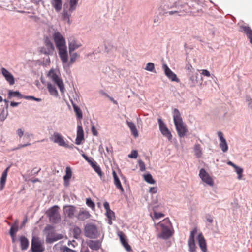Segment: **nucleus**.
<instances>
[{
    "instance_id": "obj_1",
    "label": "nucleus",
    "mask_w": 252,
    "mask_h": 252,
    "mask_svg": "<svg viewBox=\"0 0 252 252\" xmlns=\"http://www.w3.org/2000/svg\"><path fill=\"white\" fill-rule=\"evenodd\" d=\"M52 38L62 62L66 63L68 60V53L65 37L59 31H56L52 34Z\"/></svg>"
},
{
    "instance_id": "obj_2",
    "label": "nucleus",
    "mask_w": 252,
    "mask_h": 252,
    "mask_svg": "<svg viewBox=\"0 0 252 252\" xmlns=\"http://www.w3.org/2000/svg\"><path fill=\"white\" fill-rule=\"evenodd\" d=\"M174 123L178 136L184 137L188 132L186 125L183 123L181 114L178 109L175 108L173 112Z\"/></svg>"
},
{
    "instance_id": "obj_3",
    "label": "nucleus",
    "mask_w": 252,
    "mask_h": 252,
    "mask_svg": "<svg viewBox=\"0 0 252 252\" xmlns=\"http://www.w3.org/2000/svg\"><path fill=\"white\" fill-rule=\"evenodd\" d=\"M157 228L160 233L158 236L160 238L166 239L172 235L171 223L168 218H166L157 224Z\"/></svg>"
},
{
    "instance_id": "obj_4",
    "label": "nucleus",
    "mask_w": 252,
    "mask_h": 252,
    "mask_svg": "<svg viewBox=\"0 0 252 252\" xmlns=\"http://www.w3.org/2000/svg\"><path fill=\"white\" fill-rule=\"evenodd\" d=\"M47 76L58 86L61 93L63 94L65 89L59 70L57 69L52 68L49 71Z\"/></svg>"
},
{
    "instance_id": "obj_5",
    "label": "nucleus",
    "mask_w": 252,
    "mask_h": 252,
    "mask_svg": "<svg viewBox=\"0 0 252 252\" xmlns=\"http://www.w3.org/2000/svg\"><path fill=\"white\" fill-rule=\"evenodd\" d=\"M59 207L54 206L49 208L46 212V214L49 218L51 222L53 223H58L60 220V215L59 212Z\"/></svg>"
},
{
    "instance_id": "obj_6",
    "label": "nucleus",
    "mask_w": 252,
    "mask_h": 252,
    "mask_svg": "<svg viewBox=\"0 0 252 252\" xmlns=\"http://www.w3.org/2000/svg\"><path fill=\"white\" fill-rule=\"evenodd\" d=\"M40 53L47 55H53L55 51V47L50 39L46 37L44 39V45L40 48Z\"/></svg>"
},
{
    "instance_id": "obj_7",
    "label": "nucleus",
    "mask_w": 252,
    "mask_h": 252,
    "mask_svg": "<svg viewBox=\"0 0 252 252\" xmlns=\"http://www.w3.org/2000/svg\"><path fill=\"white\" fill-rule=\"evenodd\" d=\"M51 140L58 145L67 148H72L73 145L70 146L65 140L63 136L59 132H55L51 137Z\"/></svg>"
},
{
    "instance_id": "obj_8",
    "label": "nucleus",
    "mask_w": 252,
    "mask_h": 252,
    "mask_svg": "<svg viewBox=\"0 0 252 252\" xmlns=\"http://www.w3.org/2000/svg\"><path fill=\"white\" fill-rule=\"evenodd\" d=\"M199 176L202 182L206 185L210 187H213L214 185V180L213 178L204 169L202 168L200 170Z\"/></svg>"
},
{
    "instance_id": "obj_9",
    "label": "nucleus",
    "mask_w": 252,
    "mask_h": 252,
    "mask_svg": "<svg viewBox=\"0 0 252 252\" xmlns=\"http://www.w3.org/2000/svg\"><path fill=\"white\" fill-rule=\"evenodd\" d=\"M69 52H74L82 46L81 42L73 36L68 38Z\"/></svg>"
},
{
    "instance_id": "obj_10",
    "label": "nucleus",
    "mask_w": 252,
    "mask_h": 252,
    "mask_svg": "<svg viewBox=\"0 0 252 252\" xmlns=\"http://www.w3.org/2000/svg\"><path fill=\"white\" fill-rule=\"evenodd\" d=\"M85 236L90 238H95L97 236L96 226L93 224H88L85 227Z\"/></svg>"
},
{
    "instance_id": "obj_11",
    "label": "nucleus",
    "mask_w": 252,
    "mask_h": 252,
    "mask_svg": "<svg viewBox=\"0 0 252 252\" xmlns=\"http://www.w3.org/2000/svg\"><path fill=\"white\" fill-rule=\"evenodd\" d=\"M158 123L159 124V130L162 134L164 137H166L169 141H171L172 138V135L169 129L167 127L165 124L160 118L158 119Z\"/></svg>"
},
{
    "instance_id": "obj_12",
    "label": "nucleus",
    "mask_w": 252,
    "mask_h": 252,
    "mask_svg": "<svg viewBox=\"0 0 252 252\" xmlns=\"http://www.w3.org/2000/svg\"><path fill=\"white\" fill-rule=\"evenodd\" d=\"M32 249L33 252H43L44 250L43 243L38 238L33 237L32 242Z\"/></svg>"
},
{
    "instance_id": "obj_13",
    "label": "nucleus",
    "mask_w": 252,
    "mask_h": 252,
    "mask_svg": "<svg viewBox=\"0 0 252 252\" xmlns=\"http://www.w3.org/2000/svg\"><path fill=\"white\" fill-rule=\"evenodd\" d=\"M197 229H193L190 232V236L188 241L189 251L190 252H196V246L195 243L194 237L197 233Z\"/></svg>"
},
{
    "instance_id": "obj_14",
    "label": "nucleus",
    "mask_w": 252,
    "mask_h": 252,
    "mask_svg": "<svg viewBox=\"0 0 252 252\" xmlns=\"http://www.w3.org/2000/svg\"><path fill=\"white\" fill-rule=\"evenodd\" d=\"M162 69L164 70L166 76L171 81L179 82L180 79L177 77L176 74L174 73L166 64L162 65Z\"/></svg>"
},
{
    "instance_id": "obj_15",
    "label": "nucleus",
    "mask_w": 252,
    "mask_h": 252,
    "mask_svg": "<svg viewBox=\"0 0 252 252\" xmlns=\"http://www.w3.org/2000/svg\"><path fill=\"white\" fill-rule=\"evenodd\" d=\"M217 135L220 140L219 147L223 152H226L228 150V145L223 133L221 131H218Z\"/></svg>"
},
{
    "instance_id": "obj_16",
    "label": "nucleus",
    "mask_w": 252,
    "mask_h": 252,
    "mask_svg": "<svg viewBox=\"0 0 252 252\" xmlns=\"http://www.w3.org/2000/svg\"><path fill=\"white\" fill-rule=\"evenodd\" d=\"M104 207L106 210V216L108 218V223L109 225L112 224V220L115 219L114 212L110 209L109 204L108 202H105L103 204Z\"/></svg>"
},
{
    "instance_id": "obj_17",
    "label": "nucleus",
    "mask_w": 252,
    "mask_h": 252,
    "mask_svg": "<svg viewBox=\"0 0 252 252\" xmlns=\"http://www.w3.org/2000/svg\"><path fill=\"white\" fill-rule=\"evenodd\" d=\"M70 55V59L68 61V59L67 60V62L66 63H63V65L64 67H67L71 66L74 62H75L79 58V54L77 52H71L69 53Z\"/></svg>"
},
{
    "instance_id": "obj_18",
    "label": "nucleus",
    "mask_w": 252,
    "mask_h": 252,
    "mask_svg": "<svg viewBox=\"0 0 252 252\" xmlns=\"http://www.w3.org/2000/svg\"><path fill=\"white\" fill-rule=\"evenodd\" d=\"M1 73L10 85H12L14 84L15 81L13 76L6 69L3 67L1 68Z\"/></svg>"
},
{
    "instance_id": "obj_19",
    "label": "nucleus",
    "mask_w": 252,
    "mask_h": 252,
    "mask_svg": "<svg viewBox=\"0 0 252 252\" xmlns=\"http://www.w3.org/2000/svg\"><path fill=\"white\" fill-rule=\"evenodd\" d=\"M84 140V131L81 126V124H78L77 137L75 139V143L77 145H80L82 140Z\"/></svg>"
},
{
    "instance_id": "obj_20",
    "label": "nucleus",
    "mask_w": 252,
    "mask_h": 252,
    "mask_svg": "<svg viewBox=\"0 0 252 252\" xmlns=\"http://www.w3.org/2000/svg\"><path fill=\"white\" fill-rule=\"evenodd\" d=\"M197 240L202 251L203 252H207L206 240L201 233L198 235Z\"/></svg>"
},
{
    "instance_id": "obj_21",
    "label": "nucleus",
    "mask_w": 252,
    "mask_h": 252,
    "mask_svg": "<svg viewBox=\"0 0 252 252\" xmlns=\"http://www.w3.org/2000/svg\"><path fill=\"white\" fill-rule=\"evenodd\" d=\"M64 215L70 218H72L76 212V208L72 205L65 206L63 208Z\"/></svg>"
},
{
    "instance_id": "obj_22",
    "label": "nucleus",
    "mask_w": 252,
    "mask_h": 252,
    "mask_svg": "<svg viewBox=\"0 0 252 252\" xmlns=\"http://www.w3.org/2000/svg\"><path fill=\"white\" fill-rule=\"evenodd\" d=\"M32 138H33V135L32 134L28 132L25 133L23 136V140L26 143L23 144L19 145L18 148L20 149L31 145V144L30 143V141Z\"/></svg>"
},
{
    "instance_id": "obj_23",
    "label": "nucleus",
    "mask_w": 252,
    "mask_h": 252,
    "mask_svg": "<svg viewBox=\"0 0 252 252\" xmlns=\"http://www.w3.org/2000/svg\"><path fill=\"white\" fill-rule=\"evenodd\" d=\"M112 175L114 179V184L115 186H116V188L118 189H119L121 192H124V189L123 187H122V185L121 184V183L120 181V179L116 173V172L115 171H113L112 172Z\"/></svg>"
},
{
    "instance_id": "obj_24",
    "label": "nucleus",
    "mask_w": 252,
    "mask_h": 252,
    "mask_svg": "<svg viewBox=\"0 0 252 252\" xmlns=\"http://www.w3.org/2000/svg\"><path fill=\"white\" fill-rule=\"evenodd\" d=\"M126 124H127L128 128L130 130L131 134L135 138H137L139 135V133H138V130L136 127L135 124H134L133 122L129 121L128 120H126Z\"/></svg>"
},
{
    "instance_id": "obj_25",
    "label": "nucleus",
    "mask_w": 252,
    "mask_h": 252,
    "mask_svg": "<svg viewBox=\"0 0 252 252\" xmlns=\"http://www.w3.org/2000/svg\"><path fill=\"white\" fill-rule=\"evenodd\" d=\"M72 172L70 167H66L65 169V175L63 177V180L65 186H68L69 184L70 179L72 177Z\"/></svg>"
},
{
    "instance_id": "obj_26",
    "label": "nucleus",
    "mask_w": 252,
    "mask_h": 252,
    "mask_svg": "<svg viewBox=\"0 0 252 252\" xmlns=\"http://www.w3.org/2000/svg\"><path fill=\"white\" fill-rule=\"evenodd\" d=\"M9 169V167H7L2 174L0 180V190H2L5 186Z\"/></svg>"
},
{
    "instance_id": "obj_27",
    "label": "nucleus",
    "mask_w": 252,
    "mask_h": 252,
    "mask_svg": "<svg viewBox=\"0 0 252 252\" xmlns=\"http://www.w3.org/2000/svg\"><path fill=\"white\" fill-rule=\"evenodd\" d=\"M47 88L49 94L54 96L58 97L59 96L58 91L56 87L51 83H48L47 84Z\"/></svg>"
},
{
    "instance_id": "obj_28",
    "label": "nucleus",
    "mask_w": 252,
    "mask_h": 252,
    "mask_svg": "<svg viewBox=\"0 0 252 252\" xmlns=\"http://www.w3.org/2000/svg\"><path fill=\"white\" fill-rule=\"evenodd\" d=\"M51 3L57 12H59L61 10L62 7V0H51Z\"/></svg>"
},
{
    "instance_id": "obj_29",
    "label": "nucleus",
    "mask_w": 252,
    "mask_h": 252,
    "mask_svg": "<svg viewBox=\"0 0 252 252\" xmlns=\"http://www.w3.org/2000/svg\"><path fill=\"white\" fill-rule=\"evenodd\" d=\"M7 224L11 226V228L10 229V235L12 238L13 242H14L15 240V236L16 235V233L18 231V227L17 223H15L14 224L11 225L10 222H7Z\"/></svg>"
},
{
    "instance_id": "obj_30",
    "label": "nucleus",
    "mask_w": 252,
    "mask_h": 252,
    "mask_svg": "<svg viewBox=\"0 0 252 252\" xmlns=\"http://www.w3.org/2000/svg\"><path fill=\"white\" fill-rule=\"evenodd\" d=\"M90 217L89 212L86 210L80 211L78 215V219L82 220L89 218Z\"/></svg>"
},
{
    "instance_id": "obj_31",
    "label": "nucleus",
    "mask_w": 252,
    "mask_h": 252,
    "mask_svg": "<svg viewBox=\"0 0 252 252\" xmlns=\"http://www.w3.org/2000/svg\"><path fill=\"white\" fill-rule=\"evenodd\" d=\"M21 248L22 250H27L29 246V241L24 236L20 238Z\"/></svg>"
},
{
    "instance_id": "obj_32",
    "label": "nucleus",
    "mask_w": 252,
    "mask_h": 252,
    "mask_svg": "<svg viewBox=\"0 0 252 252\" xmlns=\"http://www.w3.org/2000/svg\"><path fill=\"white\" fill-rule=\"evenodd\" d=\"M243 31L246 33L250 42L252 44V30L247 26L242 27Z\"/></svg>"
},
{
    "instance_id": "obj_33",
    "label": "nucleus",
    "mask_w": 252,
    "mask_h": 252,
    "mask_svg": "<svg viewBox=\"0 0 252 252\" xmlns=\"http://www.w3.org/2000/svg\"><path fill=\"white\" fill-rule=\"evenodd\" d=\"M194 151L195 155L196 156V157L199 158L201 157L202 155V152L200 145L198 144H196L194 147Z\"/></svg>"
},
{
    "instance_id": "obj_34",
    "label": "nucleus",
    "mask_w": 252,
    "mask_h": 252,
    "mask_svg": "<svg viewBox=\"0 0 252 252\" xmlns=\"http://www.w3.org/2000/svg\"><path fill=\"white\" fill-rule=\"evenodd\" d=\"M73 107L75 112V114L77 116V118L78 120H81L82 118V112L80 108L76 105L75 104H73Z\"/></svg>"
},
{
    "instance_id": "obj_35",
    "label": "nucleus",
    "mask_w": 252,
    "mask_h": 252,
    "mask_svg": "<svg viewBox=\"0 0 252 252\" xmlns=\"http://www.w3.org/2000/svg\"><path fill=\"white\" fill-rule=\"evenodd\" d=\"M143 178L144 180L149 184H154L156 182L151 174L149 173L143 175Z\"/></svg>"
},
{
    "instance_id": "obj_36",
    "label": "nucleus",
    "mask_w": 252,
    "mask_h": 252,
    "mask_svg": "<svg viewBox=\"0 0 252 252\" xmlns=\"http://www.w3.org/2000/svg\"><path fill=\"white\" fill-rule=\"evenodd\" d=\"M78 0H70L69 8L68 9V11L70 12H72L76 9Z\"/></svg>"
},
{
    "instance_id": "obj_37",
    "label": "nucleus",
    "mask_w": 252,
    "mask_h": 252,
    "mask_svg": "<svg viewBox=\"0 0 252 252\" xmlns=\"http://www.w3.org/2000/svg\"><path fill=\"white\" fill-rule=\"evenodd\" d=\"M144 69L150 72L154 73L156 72L155 67V64L153 63H148L146 64L145 67L144 68Z\"/></svg>"
},
{
    "instance_id": "obj_38",
    "label": "nucleus",
    "mask_w": 252,
    "mask_h": 252,
    "mask_svg": "<svg viewBox=\"0 0 252 252\" xmlns=\"http://www.w3.org/2000/svg\"><path fill=\"white\" fill-rule=\"evenodd\" d=\"M88 245L91 249L94 250H97L100 247L99 244L97 241H90Z\"/></svg>"
},
{
    "instance_id": "obj_39",
    "label": "nucleus",
    "mask_w": 252,
    "mask_h": 252,
    "mask_svg": "<svg viewBox=\"0 0 252 252\" xmlns=\"http://www.w3.org/2000/svg\"><path fill=\"white\" fill-rule=\"evenodd\" d=\"M70 14L68 13V11L64 10L62 12V18L64 21H66L68 23H70Z\"/></svg>"
},
{
    "instance_id": "obj_40",
    "label": "nucleus",
    "mask_w": 252,
    "mask_h": 252,
    "mask_svg": "<svg viewBox=\"0 0 252 252\" xmlns=\"http://www.w3.org/2000/svg\"><path fill=\"white\" fill-rule=\"evenodd\" d=\"M9 97H17L19 98H23V96L18 91H9L8 92Z\"/></svg>"
},
{
    "instance_id": "obj_41",
    "label": "nucleus",
    "mask_w": 252,
    "mask_h": 252,
    "mask_svg": "<svg viewBox=\"0 0 252 252\" xmlns=\"http://www.w3.org/2000/svg\"><path fill=\"white\" fill-rule=\"evenodd\" d=\"M117 234L118 236L119 237L122 244L127 241L126 237L125 236V234L122 231H119L117 232Z\"/></svg>"
},
{
    "instance_id": "obj_42",
    "label": "nucleus",
    "mask_w": 252,
    "mask_h": 252,
    "mask_svg": "<svg viewBox=\"0 0 252 252\" xmlns=\"http://www.w3.org/2000/svg\"><path fill=\"white\" fill-rule=\"evenodd\" d=\"M91 166L100 177L102 176V172L101 171V168L98 165H97L96 162L94 163H93Z\"/></svg>"
},
{
    "instance_id": "obj_43",
    "label": "nucleus",
    "mask_w": 252,
    "mask_h": 252,
    "mask_svg": "<svg viewBox=\"0 0 252 252\" xmlns=\"http://www.w3.org/2000/svg\"><path fill=\"white\" fill-rule=\"evenodd\" d=\"M234 169L235 172L237 173L238 175L237 178L239 180H241L243 177V169L238 166H237Z\"/></svg>"
},
{
    "instance_id": "obj_44",
    "label": "nucleus",
    "mask_w": 252,
    "mask_h": 252,
    "mask_svg": "<svg viewBox=\"0 0 252 252\" xmlns=\"http://www.w3.org/2000/svg\"><path fill=\"white\" fill-rule=\"evenodd\" d=\"M82 156L90 164L91 166L95 162L92 158L88 157L84 153L82 154Z\"/></svg>"
},
{
    "instance_id": "obj_45",
    "label": "nucleus",
    "mask_w": 252,
    "mask_h": 252,
    "mask_svg": "<svg viewBox=\"0 0 252 252\" xmlns=\"http://www.w3.org/2000/svg\"><path fill=\"white\" fill-rule=\"evenodd\" d=\"M185 69L187 71L188 75L189 76H190L191 73L194 70L192 65L189 63L186 64Z\"/></svg>"
},
{
    "instance_id": "obj_46",
    "label": "nucleus",
    "mask_w": 252,
    "mask_h": 252,
    "mask_svg": "<svg viewBox=\"0 0 252 252\" xmlns=\"http://www.w3.org/2000/svg\"><path fill=\"white\" fill-rule=\"evenodd\" d=\"M59 238H55V237H52L51 236V235L49 234L48 235V236H47V238H46V241L48 242V243H53V242L54 241H57V240H58Z\"/></svg>"
},
{
    "instance_id": "obj_47",
    "label": "nucleus",
    "mask_w": 252,
    "mask_h": 252,
    "mask_svg": "<svg viewBox=\"0 0 252 252\" xmlns=\"http://www.w3.org/2000/svg\"><path fill=\"white\" fill-rule=\"evenodd\" d=\"M86 204L88 206L91 208L92 209H94L95 207V205L94 203L90 198H87L86 199Z\"/></svg>"
},
{
    "instance_id": "obj_48",
    "label": "nucleus",
    "mask_w": 252,
    "mask_h": 252,
    "mask_svg": "<svg viewBox=\"0 0 252 252\" xmlns=\"http://www.w3.org/2000/svg\"><path fill=\"white\" fill-rule=\"evenodd\" d=\"M138 165L141 171H144L145 170V164L143 161L141 160H138Z\"/></svg>"
},
{
    "instance_id": "obj_49",
    "label": "nucleus",
    "mask_w": 252,
    "mask_h": 252,
    "mask_svg": "<svg viewBox=\"0 0 252 252\" xmlns=\"http://www.w3.org/2000/svg\"><path fill=\"white\" fill-rule=\"evenodd\" d=\"M23 98L29 100V99H32L35 101H36L37 102H40L41 101V99L39 98H36L32 96H23Z\"/></svg>"
},
{
    "instance_id": "obj_50",
    "label": "nucleus",
    "mask_w": 252,
    "mask_h": 252,
    "mask_svg": "<svg viewBox=\"0 0 252 252\" xmlns=\"http://www.w3.org/2000/svg\"><path fill=\"white\" fill-rule=\"evenodd\" d=\"M138 156V152L136 150H133L128 155V157L131 158H136Z\"/></svg>"
},
{
    "instance_id": "obj_51",
    "label": "nucleus",
    "mask_w": 252,
    "mask_h": 252,
    "mask_svg": "<svg viewBox=\"0 0 252 252\" xmlns=\"http://www.w3.org/2000/svg\"><path fill=\"white\" fill-rule=\"evenodd\" d=\"M154 216L155 219H159L160 218L164 217V215L162 213L154 212Z\"/></svg>"
},
{
    "instance_id": "obj_52",
    "label": "nucleus",
    "mask_w": 252,
    "mask_h": 252,
    "mask_svg": "<svg viewBox=\"0 0 252 252\" xmlns=\"http://www.w3.org/2000/svg\"><path fill=\"white\" fill-rule=\"evenodd\" d=\"M122 245L124 246V247L127 251L130 252V251H131V248L130 246L128 244L127 241L125 243L122 244Z\"/></svg>"
},
{
    "instance_id": "obj_53",
    "label": "nucleus",
    "mask_w": 252,
    "mask_h": 252,
    "mask_svg": "<svg viewBox=\"0 0 252 252\" xmlns=\"http://www.w3.org/2000/svg\"><path fill=\"white\" fill-rule=\"evenodd\" d=\"M198 74L197 73L195 74V76H190V80L192 82L193 84H196L197 83V77Z\"/></svg>"
},
{
    "instance_id": "obj_54",
    "label": "nucleus",
    "mask_w": 252,
    "mask_h": 252,
    "mask_svg": "<svg viewBox=\"0 0 252 252\" xmlns=\"http://www.w3.org/2000/svg\"><path fill=\"white\" fill-rule=\"evenodd\" d=\"M201 74L204 76L209 77L211 76L210 72L206 69H202L201 70Z\"/></svg>"
},
{
    "instance_id": "obj_55",
    "label": "nucleus",
    "mask_w": 252,
    "mask_h": 252,
    "mask_svg": "<svg viewBox=\"0 0 252 252\" xmlns=\"http://www.w3.org/2000/svg\"><path fill=\"white\" fill-rule=\"evenodd\" d=\"M158 191V188L157 187H151L149 189V192L151 194H155Z\"/></svg>"
},
{
    "instance_id": "obj_56",
    "label": "nucleus",
    "mask_w": 252,
    "mask_h": 252,
    "mask_svg": "<svg viewBox=\"0 0 252 252\" xmlns=\"http://www.w3.org/2000/svg\"><path fill=\"white\" fill-rule=\"evenodd\" d=\"M16 133L20 138H21L23 136H24V131L21 128L18 129L17 130Z\"/></svg>"
},
{
    "instance_id": "obj_57",
    "label": "nucleus",
    "mask_w": 252,
    "mask_h": 252,
    "mask_svg": "<svg viewBox=\"0 0 252 252\" xmlns=\"http://www.w3.org/2000/svg\"><path fill=\"white\" fill-rule=\"evenodd\" d=\"M246 102L248 107L252 109V99L250 97H247L246 99Z\"/></svg>"
},
{
    "instance_id": "obj_58",
    "label": "nucleus",
    "mask_w": 252,
    "mask_h": 252,
    "mask_svg": "<svg viewBox=\"0 0 252 252\" xmlns=\"http://www.w3.org/2000/svg\"><path fill=\"white\" fill-rule=\"evenodd\" d=\"M73 232L75 235H79L81 233V230L79 227H76L74 228Z\"/></svg>"
},
{
    "instance_id": "obj_59",
    "label": "nucleus",
    "mask_w": 252,
    "mask_h": 252,
    "mask_svg": "<svg viewBox=\"0 0 252 252\" xmlns=\"http://www.w3.org/2000/svg\"><path fill=\"white\" fill-rule=\"evenodd\" d=\"M64 252H75V251L71 250L67 247H65L64 248Z\"/></svg>"
},
{
    "instance_id": "obj_60",
    "label": "nucleus",
    "mask_w": 252,
    "mask_h": 252,
    "mask_svg": "<svg viewBox=\"0 0 252 252\" xmlns=\"http://www.w3.org/2000/svg\"><path fill=\"white\" fill-rule=\"evenodd\" d=\"M227 164L230 166H232L234 168H235L237 165H235V164H234L232 161H228L227 162Z\"/></svg>"
},
{
    "instance_id": "obj_61",
    "label": "nucleus",
    "mask_w": 252,
    "mask_h": 252,
    "mask_svg": "<svg viewBox=\"0 0 252 252\" xmlns=\"http://www.w3.org/2000/svg\"><path fill=\"white\" fill-rule=\"evenodd\" d=\"M92 130L94 135H97V132L94 126L92 127Z\"/></svg>"
},
{
    "instance_id": "obj_62",
    "label": "nucleus",
    "mask_w": 252,
    "mask_h": 252,
    "mask_svg": "<svg viewBox=\"0 0 252 252\" xmlns=\"http://www.w3.org/2000/svg\"><path fill=\"white\" fill-rule=\"evenodd\" d=\"M19 104V103L18 102H11V103H10V105L12 106V107H16V106H17Z\"/></svg>"
},
{
    "instance_id": "obj_63",
    "label": "nucleus",
    "mask_w": 252,
    "mask_h": 252,
    "mask_svg": "<svg viewBox=\"0 0 252 252\" xmlns=\"http://www.w3.org/2000/svg\"><path fill=\"white\" fill-rule=\"evenodd\" d=\"M45 64H49L50 62V58L49 57H48L46 60L45 61Z\"/></svg>"
},
{
    "instance_id": "obj_64",
    "label": "nucleus",
    "mask_w": 252,
    "mask_h": 252,
    "mask_svg": "<svg viewBox=\"0 0 252 252\" xmlns=\"http://www.w3.org/2000/svg\"><path fill=\"white\" fill-rule=\"evenodd\" d=\"M81 252H89V251L88 249H85L83 250H82Z\"/></svg>"
}]
</instances>
